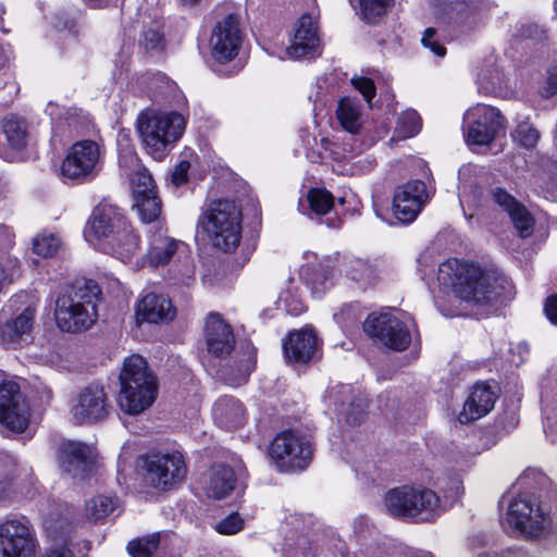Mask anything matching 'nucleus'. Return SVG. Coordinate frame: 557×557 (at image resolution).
Masks as SVG:
<instances>
[{
    "mask_svg": "<svg viewBox=\"0 0 557 557\" xmlns=\"http://www.w3.org/2000/svg\"><path fill=\"white\" fill-rule=\"evenodd\" d=\"M321 53L320 38L312 17L304 14L297 22L287 54L294 59L314 58Z\"/></svg>",
    "mask_w": 557,
    "mask_h": 557,
    "instance_id": "obj_21",
    "label": "nucleus"
},
{
    "mask_svg": "<svg viewBox=\"0 0 557 557\" xmlns=\"http://www.w3.org/2000/svg\"><path fill=\"white\" fill-rule=\"evenodd\" d=\"M137 128L146 151L153 159H161L185 129L182 114L143 113L138 116Z\"/></svg>",
    "mask_w": 557,
    "mask_h": 557,
    "instance_id": "obj_7",
    "label": "nucleus"
},
{
    "mask_svg": "<svg viewBox=\"0 0 557 557\" xmlns=\"http://www.w3.org/2000/svg\"><path fill=\"white\" fill-rule=\"evenodd\" d=\"M137 313L147 322L158 323L172 320L175 309L168 297L150 293L140 300Z\"/></svg>",
    "mask_w": 557,
    "mask_h": 557,
    "instance_id": "obj_28",
    "label": "nucleus"
},
{
    "mask_svg": "<svg viewBox=\"0 0 557 557\" xmlns=\"http://www.w3.org/2000/svg\"><path fill=\"white\" fill-rule=\"evenodd\" d=\"M544 312L546 318L555 325H557V295L554 294L546 298L544 304Z\"/></svg>",
    "mask_w": 557,
    "mask_h": 557,
    "instance_id": "obj_55",
    "label": "nucleus"
},
{
    "mask_svg": "<svg viewBox=\"0 0 557 557\" xmlns=\"http://www.w3.org/2000/svg\"><path fill=\"white\" fill-rule=\"evenodd\" d=\"M256 359V348L250 343L243 345L236 360H234V364L227 367L223 374L227 384L239 386L246 383L255 369Z\"/></svg>",
    "mask_w": 557,
    "mask_h": 557,
    "instance_id": "obj_27",
    "label": "nucleus"
},
{
    "mask_svg": "<svg viewBox=\"0 0 557 557\" xmlns=\"http://www.w3.org/2000/svg\"><path fill=\"white\" fill-rule=\"evenodd\" d=\"M394 5V0H359L360 15L369 24H375Z\"/></svg>",
    "mask_w": 557,
    "mask_h": 557,
    "instance_id": "obj_37",
    "label": "nucleus"
},
{
    "mask_svg": "<svg viewBox=\"0 0 557 557\" xmlns=\"http://www.w3.org/2000/svg\"><path fill=\"white\" fill-rule=\"evenodd\" d=\"M242 210L235 201L220 199L212 201L198 220L212 245L224 251L233 252L242 239Z\"/></svg>",
    "mask_w": 557,
    "mask_h": 557,
    "instance_id": "obj_5",
    "label": "nucleus"
},
{
    "mask_svg": "<svg viewBox=\"0 0 557 557\" xmlns=\"http://www.w3.org/2000/svg\"><path fill=\"white\" fill-rule=\"evenodd\" d=\"M301 311H302V306H300L299 308H295V309L293 310V313H294V314H299Z\"/></svg>",
    "mask_w": 557,
    "mask_h": 557,
    "instance_id": "obj_61",
    "label": "nucleus"
},
{
    "mask_svg": "<svg viewBox=\"0 0 557 557\" xmlns=\"http://www.w3.org/2000/svg\"><path fill=\"white\" fill-rule=\"evenodd\" d=\"M488 196L491 200L507 214H509L515 209L517 210V207L521 205V202L513 195L500 186L492 187L488 190Z\"/></svg>",
    "mask_w": 557,
    "mask_h": 557,
    "instance_id": "obj_44",
    "label": "nucleus"
},
{
    "mask_svg": "<svg viewBox=\"0 0 557 557\" xmlns=\"http://www.w3.org/2000/svg\"><path fill=\"white\" fill-rule=\"evenodd\" d=\"M429 200V193L423 181L412 180L398 186L394 191L393 213L395 218L408 224L413 222Z\"/></svg>",
    "mask_w": 557,
    "mask_h": 557,
    "instance_id": "obj_18",
    "label": "nucleus"
},
{
    "mask_svg": "<svg viewBox=\"0 0 557 557\" xmlns=\"http://www.w3.org/2000/svg\"><path fill=\"white\" fill-rule=\"evenodd\" d=\"M421 128V119L417 111L409 110L404 112L397 123V132L404 138H409L419 133Z\"/></svg>",
    "mask_w": 557,
    "mask_h": 557,
    "instance_id": "obj_45",
    "label": "nucleus"
},
{
    "mask_svg": "<svg viewBox=\"0 0 557 557\" xmlns=\"http://www.w3.org/2000/svg\"><path fill=\"white\" fill-rule=\"evenodd\" d=\"M134 207L144 223L154 222L161 214L162 202L157 194L134 198Z\"/></svg>",
    "mask_w": 557,
    "mask_h": 557,
    "instance_id": "obj_36",
    "label": "nucleus"
},
{
    "mask_svg": "<svg viewBox=\"0 0 557 557\" xmlns=\"http://www.w3.org/2000/svg\"><path fill=\"white\" fill-rule=\"evenodd\" d=\"M540 95L543 98H550L557 94V69L549 72L545 84L540 88Z\"/></svg>",
    "mask_w": 557,
    "mask_h": 557,
    "instance_id": "obj_53",
    "label": "nucleus"
},
{
    "mask_svg": "<svg viewBox=\"0 0 557 557\" xmlns=\"http://www.w3.org/2000/svg\"><path fill=\"white\" fill-rule=\"evenodd\" d=\"M212 416L221 428L234 430L245 423L246 409L239 399L233 396H222L213 404Z\"/></svg>",
    "mask_w": 557,
    "mask_h": 557,
    "instance_id": "obj_26",
    "label": "nucleus"
},
{
    "mask_svg": "<svg viewBox=\"0 0 557 557\" xmlns=\"http://www.w3.org/2000/svg\"><path fill=\"white\" fill-rule=\"evenodd\" d=\"M36 309L27 306L15 318L7 321L0 327V344L7 347H16L30 339L35 322Z\"/></svg>",
    "mask_w": 557,
    "mask_h": 557,
    "instance_id": "obj_24",
    "label": "nucleus"
},
{
    "mask_svg": "<svg viewBox=\"0 0 557 557\" xmlns=\"http://www.w3.org/2000/svg\"><path fill=\"white\" fill-rule=\"evenodd\" d=\"M496 400L495 393L486 384H476L458 416L460 423H469L487 414Z\"/></svg>",
    "mask_w": 557,
    "mask_h": 557,
    "instance_id": "obj_25",
    "label": "nucleus"
},
{
    "mask_svg": "<svg viewBox=\"0 0 557 557\" xmlns=\"http://www.w3.org/2000/svg\"><path fill=\"white\" fill-rule=\"evenodd\" d=\"M14 244V234L3 224H0V259L10 256L9 250Z\"/></svg>",
    "mask_w": 557,
    "mask_h": 557,
    "instance_id": "obj_51",
    "label": "nucleus"
},
{
    "mask_svg": "<svg viewBox=\"0 0 557 557\" xmlns=\"http://www.w3.org/2000/svg\"><path fill=\"white\" fill-rule=\"evenodd\" d=\"M112 410L104 386L90 383L79 388L70 403L71 421L76 425H91L106 420Z\"/></svg>",
    "mask_w": 557,
    "mask_h": 557,
    "instance_id": "obj_11",
    "label": "nucleus"
},
{
    "mask_svg": "<svg viewBox=\"0 0 557 557\" xmlns=\"http://www.w3.org/2000/svg\"><path fill=\"white\" fill-rule=\"evenodd\" d=\"M144 482L158 491L177 488L186 479L187 466L180 451H153L140 457Z\"/></svg>",
    "mask_w": 557,
    "mask_h": 557,
    "instance_id": "obj_8",
    "label": "nucleus"
},
{
    "mask_svg": "<svg viewBox=\"0 0 557 557\" xmlns=\"http://www.w3.org/2000/svg\"><path fill=\"white\" fill-rule=\"evenodd\" d=\"M438 280L459 298L476 306L504 304L515 296L513 284L504 273L458 259H448L440 265Z\"/></svg>",
    "mask_w": 557,
    "mask_h": 557,
    "instance_id": "obj_1",
    "label": "nucleus"
},
{
    "mask_svg": "<svg viewBox=\"0 0 557 557\" xmlns=\"http://www.w3.org/2000/svg\"><path fill=\"white\" fill-rule=\"evenodd\" d=\"M35 539L27 521L12 519L0 524V557H30Z\"/></svg>",
    "mask_w": 557,
    "mask_h": 557,
    "instance_id": "obj_17",
    "label": "nucleus"
},
{
    "mask_svg": "<svg viewBox=\"0 0 557 557\" xmlns=\"http://www.w3.org/2000/svg\"><path fill=\"white\" fill-rule=\"evenodd\" d=\"M133 197H144L157 194L154 181L145 168H138L132 177Z\"/></svg>",
    "mask_w": 557,
    "mask_h": 557,
    "instance_id": "obj_42",
    "label": "nucleus"
},
{
    "mask_svg": "<svg viewBox=\"0 0 557 557\" xmlns=\"http://www.w3.org/2000/svg\"><path fill=\"white\" fill-rule=\"evenodd\" d=\"M506 521L512 531L528 537H537L545 528L546 517L535 502L519 497L510 502Z\"/></svg>",
    "mask_w": 557,
    "mask_h": 557,
    "instance_id": "obj_15",
    "label": "nucleus"
},
{
    "mask_svg": "<svg viewBox=\"0 0 557 557\" xmlns=\"http://www.w3.org/2000/svg\"><path fill=\"white\" fill-rule=\"evenodd\" d=\"M243 42L238 16L228 14L213 27L209 40L211 55L220 63L234 60Z\"/></svg>",
    "mask_w": 557,
    "mask_h": 557,
    "instance_id": "obj_14",
    "label": "nucleus"
},
{
    "mask_svg": "<svg viewBox=\"0 0 557 557\" xmlns=\"http://www.w3.org/2000/svg\"><path fill=\"white\" fill-rule=\"evenodd\" d=\"M199 1L200 0H181L182 4L189 5V7L198 4Z\"/></svg>",
    "mask_w": 557,
    "mask_h": 557,
    "instance_id": "obj_60",
    "label": "nucleus"
},
{
    "mask_svg": "<svg viewBox=\"0 0 557 557\" xmlns=\"http://www.w3.org/2000/svg\"><path fill=\"white\" fill-rule=\"evenodd\" d=\"M352 306H348L347 308H345L343 311H342V315L345 314L346 312L348 313V311L351 309Z\"/></svg>",
    "mask_w": 557,
    "mask_h": 557,
    "instance_id": "obj_62",
    "label": "nucleus"
},
{
    "mask_svg": "<svg viewBox=\"0 0 557 557\" xmlns=\"http://www.w3.org/2000/svg\"><path fill=\"white\" fill-rule=\"evenodd\" d=\"M5 13V10L3 7H0V32L8 33L9 29L5 27L3 14Z\"/></svg>",
    "mask_w": 557,
    "mask_h": 557,
    "instance_id": "obj_59",
    "label": "nucleus"
},
{
    "mask_svg": "<svg viewBox=\"0 0 557 557\" xmlns=\"http://www.w3.org/2000/svg\"><path fill=\"white\" fill-rule=\"evenodd\" d=\"M436 32L434 28H428L422 37V45L429 48L437 57H444L446 54V48L434 39Z\"/></svg>",
    "mask_w": 557,
    "mask_h": 557,
    "instance_id": "obj_50",
    "label": "nucleus"
},
{
    "mask_svg": "<svg viewBox=\"0 0 557 557\" xmlns=\"http://www.w3.org/2000/svg\"><path fill=\"white\" fill-rule=\"evenodd\" d=\"M100 295L101 288L94 280L76 281L66 294L57 299L58 326L70 333L91 327L98 318L97 300Z\"/></svg>",
    "mask_w": 557,
    "mask_h": 557,
    "instance_id": "obj_4",
    "label": "nucleus"
},
{
    "mask_svg": "<svg viewBox=\"0 0 557 557\" xmlns=\"http://www.w3.org/2000/svg\"><path fill=\"white\" fill-rule=\"evenodd\" d=\"M180 242L171 238L162 232L152 233L149 238L147 258L152 267L166 264L177 251Z\"/></svg>",
    "mask_w": 557,
    "mask_h": 557,
    "instance_id": "obj_30",
    "label": "nucleus"
},
{
    "mask_svg": "<svg viewBox=\"0 0 557 557\" xmlns=\"http://www.w3.org/2000/svg\"><path fill=\"white\" fill-rule=\"evenodd\" d=\"M348 277L356 282L360 288L372 286L377 278L375 269L363 259H355L349 263Z\"/></svg>",
    "mask_w": 557,
    "mask_h": 557,
    "instance_id": "obj_34",
    "label": "nucleus"
},
{
    "mask_svg": "<svg viewBox=\"0 0 557 557\" xmlns=\"http://www.w3.org/2000/svg\"><path fill=\"white\" fill-rule=\"evenodd\" d=\"M508 215L520 237L528 238L533 234L535 220L523 203Z\"/></svg>",
    "mask_w": 557,
    "mask_h": 557,
    "instance_id": "obj_39",
    "label": "nucleus"
},
{
    "mask_svg": "<svg viewBox=\"0 0 557 557\" xmlns=\"http://www.w3.org/2000/svg\"><path fill=\"white\" fill-rule=\"evenodd\" d=\"M285 359L294 364H307L318 357V337L311 327L288 333L283 341Z\"/></svg>",
    "mask_w": 557,
    "mask_h": 557,
    "instance_id": "obj_20",
    "label": "nucleus"
},
{
    "mask_svg": "<svg viewBox=\"0 0 557 557\" xmlns=\"http://www.w3.org/2000/svg\"><path fill=\"white\" fill-rule=\"evenodd\" d=\"M39 557H74L67 543H54Z\"/></svg>",
    "mask_w": 557,
    "mask_h": 557,
    "instance_id": "obj_54",
    "label": "nucleus"
},
{
    "mask_svg": "<svg viewBox=\"0 0 557 557\" xmlns=\"http://www.w3.org/2000/svg\"><path fill=\"white\" fill-rule=\"evenodd\" d=\"M480 557H527V555L520 549H508L500 554H484Z\"/></svg>",
    "mask_w": 557,
    "mask_h": 557,
    "instance_id": "obj_56",
    "label": "nucleus"
},
{
    "mask_svg": "<svg viewBox=\"0 0 557 557\" xmlns=\"http://www.w3.org/2000/svg\"><path fill=\"white\" fill-rule=\"evenodd\" d=\"M119 379L117 404L122 411L136 416L152 406L158 396V379L141 356L125 359Z\"/></svg>",
    "mask_w": 557,
    "mask_h": 557,
    "instance_id": "obj_3",
    "label": "nucleus"
},
{
    "mask_svg": "<svg viewBox=\"0 0 557 557\" xmlns=\"http://www.w3.org/2000/svg\"><path fill=\"white\" fill-rule=\"evenodd\" d=\"M512 138L522 147L531 149L536 146L540 139V132L529 122H522L512 133Z\"/></svg>",
    "mask_w": 557,
    "mask_h": 557,
    "instance_id": "obj_46",
    "label": "nucleus"
},
{
    "mask_svg": "<svg viewBox=\"0 0 557 557\" xmlns=\"http://www.w3.org/2000/svg\"><path fill=\"white\" fill-rule=\"evenodd\" d=\"M308 263L302 265L300 274L312 294L320 297L332 286L334 261L330 257L318 260L315 252H307Z\"/></svg>",
    "mask_w": 557,
    "mask_h": 557,
    "instance_id": "obj_23",
    "label": "nucleus"
},
{
    "mask_svg": "<svg viewBox=\"0 0 557 557\" xmlns=\"http://www.w3.org/2000/svg\"><path fill=\"white\" fill-rule=\"evenodd\" d=\"M190 169V163L188 161H181L173 170L171 175L172 183L180 187L188 181V171Z\"/></svg>",
    "mask_w": 557,
    "mask_h": 557,
    "instance_id": "obj_52",
    "label": "nucleus"
},
{
    "mask_svg": "<svg viewBox=\"0 0 557 557\" xmlns=\"http://www.w3.org/2000/svg\"><path fill=\"white\" fill-rule=\"evenodd\" d=\"M57 456L60 468L72 478L81 480L91 472L96 459L92 446L71 440L60 443Z\"/></svg>",
    "mask_w": 557,
    "mask_h": 557,
    "instance_id": "obj_19",
    "label": "nucleus"
},
{
    "mask_svg": "<svg viewBox=\"0 0 557 557\" xmlns=\"http://www.w3.org/2000/svg\"><path fill=\"white\" fill-rule=\"evenodd\" d=\"M8 54L4 47L0 44V67H2L8 62Z\"/></svg>",
    "mask_w": 557,
    "mask_h": 557,
    "instance_id": "obj_58",
    "label": "nucleus"
},
{
    "mask_svg": "<svg viewBox=\"0 0 557 557\" xmlns=\"http://www.w3.org/2000/svg\"><path fill=\"white\" fill-rule=\"evenodd\" d=\"M341 125L349 133L356 134L360 128V109L350 99H342L336 110Z\"/></svg>",
    "mask_w": 557,
    "mask_h": 557,
    "instance_id": "obj_35",
    "label": "nucleus"
},
{
    "mask_svg": "<svg viewBox=\"0 0 557 557\" xmlns=\"http://www.w3.org/2000/svg\"><path fill=\"white\" fill-rule=\"evenodd\" d=\"M363 330L370 337L394 350H405L411 342L408 326L391 313L369 314Z\"/></svg>",
    "mask_w": 557,
    "mask_h": 557,
    "instance_id": "obj_13",
    "label": "nucleus"
},
{
    "mask_svg": "<svg viewBox=\"0 0 557 557\" xmlns=\"http://www.w3.org/2000/svg\"><path fill=\"white\" fill-rule=\"evenodd\" d=\"M12 483L11 480L7 476L0 478V500L5 499L9 497L11 493Z\"/></svg>",
    "mask_w": 557,
    "mask_h": 557,
    "instance_id": "obj_57",
    "label": "nucleus"
},
{
    "mask_svg": "<svg viewBox=\"0 0 557 557\" xmlns=\"http://www.w3.org/2000/svg\"><path fill=\"white\" fill-rule=\"evenodd\" d=\"M160 533L132 540L127 544V552L132 557H151L160 544Z\"/></svg>",
    "mask_w": 557,
    "mask_h": 557,
    "instance_id": "obj_38",
    "label": "nucleus"
},
{
    "mask_svg": "<svg viewBox=\"0 0 557 557\" xmlns=\"http://www.w3.org/2000/svg\"><path fill=\"white\" fill-rule=\"evenodd\" d=\"M351 85L363 96L367 102H370L375 96L376 88L371 78L359 76L350 79Z\"/></svg>",
    "mask_w": 557,
    "mask_h": 557,
    "instance_id": "obj_48",
    "label": "nucleus"
},
{
    "mask_svg": "<svg viewBox=\"0 0 557 557\" xmlns=\"http://www.w3.org/2000/svg\"><path fill=\"white\" fill-rule=\"evenodd\" d=\"M84 236L94 247L123 262L129 261L140 249V237L119 207L100 202L84 230Z\"/></svg>",
    "mask_w": 557,
    "mask_h": 557,
    "instance_id": "obj_2",
    "label": "nucleus"
},
{
    "mask_svg": "<svg viewBox=\"0 0 557 557\" xmlns=\"http://www.w3.org/2000/svg\"><path fill=\"white\" fill-rule=\"evenodd\" d=\"M3 133L9 145L15 150H22L27 146L28 126L25 119L15 114L3 119Z\"/></svg>",
    "mask_w": 557,
    "mask_h": 557,
    "instance_id": "obj_31",
    "label": "nucleus"
},
{
    "mask_svg": "<svg viewBox=\"0 0 557 557\" xmlns=\"http://www.w3.org/2000/svg\"><path fill=\"white\" fill-rule=\"evenodd\" d=\"M140 45L147 51L162 49L163 36L160 32H158L156 29H148L143 34V37L140 39Z\"/></svg>",
    "mask_w": 557,
    "mask_h": 557,
    "instance_id": "obj_49",
    "label": "nucleus"
},
{
    "mask_svg": "<svg viewBox=\"0 0 557 557\" xmlns=\"http://www.w3.org/2000/svg\"><path fill=\"white\" fill-rule=\"evenodd\" d=\"M102 148L91 139L73 144L67 150L60 173L64 182L84 184L94 181L101 171Z\"/></svg>",
    "mask_w": 557,
    "mask_h": 557,
    "instance_id": "obj_9",
    "label": "nucleus"
},
{
    "mask_svg": "<svg viewBox=\"0 0 557 557\" xmlns=\"http://www.w3.org/2000/svg\"><path fill=\"white\" fill-rule=\"evenodd\" d=\"M504 125L505 117L500 111L487 104L479 103L463 115L467 141L472 145L491 144Z\"/></svg>",
    "mask_w": 557,
    "mask_h": 557,
    "instance_id": "obj_12",
    "label": "nucleus"
},
{
    "mask_svg": "<svg viewBox=\"0 0 557 557\" xmlns=\"http://www.w3.org/2000/svg\"><path fill=\"white\" fill-rule=\"evenodd\" d=\"M114 508L115 502L113 500V498L99 495L89 499L86 503V515L88 519L92 521H98L104 519L110 513H112Z\"/></svg>",
    "mask_w": 557,
    "mask_h": 557,
    "instance_id": "obj_40",
    "label": "nucleus"
},
{
    "mask_svg": "<svg viewBox=\"0 0 557 557\" xmlns=\"http://www.w3.org/2000/svg\"><path fill=\"white\" fill-rule=\"evenodd\" d=\"M205 336L208 351L215 357L223 358L234 349L235 336L232 327L218 313L208 315Z\"/></svg>",
    "mask_w": 557,
    "mask_h": 557,
    "instance_id": "obj_22",
    "label": "nucleus"
},
{
    "mask_svg": "<svg viewBox=\"0 0 557 557\" xmlns=\"http://www.w3.org/2000/svg\"><path fill=\"white\" fill-rule=\"evenodd\" d=\"M28 406L13 381L0 384V423L8 430L22 433L28 424Z\"/></svg>",
    "mask_w": 557,
    "mask_h": 557,
    "instance_id": "obj_16",
    "label": "nucleus"
},
{
    "mask_svg": "<svg viewBox=\"0 0 557 557\" xmlns=\"http://www.w3.org/2000/svg\"><path fill=\"white\" fill-rule=\"evenodd\" d=\"M190 273H193V271H191V269H189V268H188V269L186 270V274H187V276H189V274H190Z\"/></svg>",
    "mask_w": 557,
    "mask_h": 557,
    "instance_id": "obj_63",
    "label": "nucleus"
},
{
    "mask_svg": "<svg viewBox=\"0 0 557 557\" xmlns=\"http://www.w3.org/2000/svg\"><path fill=\"white\" fill-rule=\"evenodd\" d=\"M313 454L310 436L298 430L283 431L272 440L269 457L280 471L304 470Z\"/></svg>",
    "mask_w": 557,
    "mask_h": 557,
    "instance_id": "obj_10",
    "label": "nucleus"
},
{
    "mask_svg": "<svg viewBox=\"0 0 557 557\" xmlns=\"http://www.w3.org/2000/svg\"><path fill=\"white\" fill-rule=\"evenodd\" d=\"M307 199L310 209L320 215L326 214L334 206V196L325 188H311Z\"/></svg>",
    "mask_w": 557,
    "mask_h": 557,
    "instance_id": "obj_41",
    "label": "nucleus"
},
{
    "mask_svg": "<svg viewBox=\"0 0 557 557\" xmlns=\"http://www.w3.org/2000/svg\"><path fill=\"white\" fill-rule=\"evenodd\" d=\"M236 476L233 469L225 465L212 467L209 481L205 487L208 497L222 499L234 490Z\"/></svg>",
    "mask_w": 557,
    "mask_h": 557,
    "instance_id": "obj_29",
    "label": "nucleus"
},
{
    "mask_svg": "<svg viewBox=\"0 0 557 557\" xmlns=\"http://www.w3.org/2000/svg\"><path fill=\"white\" fill-rule=\"evenodd\" d=\"M339 394L345 396L346 400H350L349 406L345 408V400H341L339 413L344 417L345 421L350 425L360 424L366 416V400L362 397L351 396V388L348 385H342Z\"/></svg>",
    "mask_w": 557,
    "mask_h": 557,
    "instance_id": "obj_32",
    "label": "nucleus"
},
{
    "mask_svg": "<svg viewBox=\"0 0 557 557\" xmlns=\"http://www.w3.org/2000/svg\"><path fill=\"white\" fill-rule=\"evenodd\" d=\"M384 505L392 516L416 522L431 521L441 512L440 497L431 488L421 486L393 488L386 493Z\"/></svg>",
    "mask_w": 557,
    "mask_h": 557,
    "instance_id": "obj_6",
    "label": "nucleus"
},
{
    "mask_svg": "<svg viewBox=\"0 0 557 557\" xmlns=\"http://www.w3.org/2000/svg\"><path fill=\"white\" fill-rule=\"evenodd\" d=\"M61 240L53 234H40L33 240V251L44 258L52 257L57 253Z\"/></svg>",
    "mask_w": 557,
    "mask_h": 557,
    "instance_id": "obj_43",
    "label": "nucleus"
},
{
    "mask_svg": "<svg viewBox=\"0 0 557 557\" xmlns=\"http://www.w3.org/2000/svg\"><path fill=\"white\" fill-rule=\"evenodd\" d=\"M297 546L301 557H356L343 542H338L334 547L320 548L309 542L307 537L301 536Z\"/></svg>",
    "mask_w": 557,
    "mask_h": 557,
    "instance_id": "obj_33",
    "label": "nucleus"
},
{
    "mask_svg": "<svg viewBox=\"0 0 557 557\" xmlns=\"http://www.w3.org/2000/svg\"><path fill=\"white\" fill-rule=\"evenodd\" d=\"M244 520L237 512H233L222 519L215 527L216 532L224 535H233L242 531Z\"/></svg>",
    "mask_w": 557,
    "mask_h": 557,
    "instance_id": "obj_47",
    "label": "nucleus"
}]
</instances>
